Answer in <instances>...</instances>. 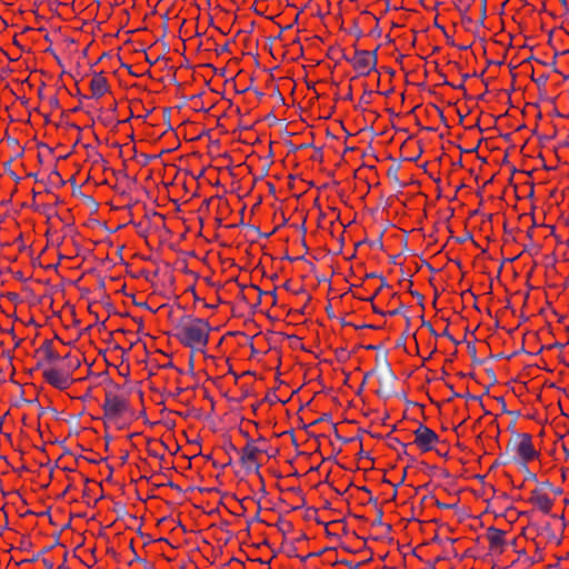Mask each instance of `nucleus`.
<instances>
[{
  "mask_svg": "<svg viewBox=\"0 0 569 569\" xmlns=\"http://www.w3.org/2000/svg\"><path fill=\"white\" fill-rule=\"evenodd\" d=\"M211 326L206 319L186 316L174 327L173 337L183 346L203 351L209 342Z\"/></svg>",
  "mask_w": 569,
  "mask_h": 569,
  "instance_id": "1",
  "label": "nucleus"
},
{
  "mask_svg": "<svg viewBox=\"0 0 569 569\" xmlns=\"http://www.w3.org/2000/svg\"><path fill=\"white\" fill-rule=\"evenodd\" d=\"M79 367L80 359L78 353L68 351L61 361L43 368L42 378L46 383L63 391L69 389L77 381L73 373Z\"/></svg>",
  "mask_w": 569,
  "mask_h": 569,
  "instance_id": "2",
  "label": "nucleus"
},
{
  "mask_svg": "<svg viewBox=\"0 0 569 569\" xmlns=\"http://www.w3.org/2000/svg\"><path fill=\"white\" fill-rule=\"evenodd\" d=\"M68 351L69 350L62 340L58 338L44 339L41 346L37 349L38 367L43 370L44 367L52 366L53 363L61 361Z\"/></svg>",
  "mask_w": 569,
  "mask_h": 569,
  "instance_id": "3",
  "label": "nucleus"
},
{
  "mask_svg": "<svg viewBox=\"0 0 569 569\" xmlns=\"http://www.w3.org/2000/svg\"><path fill=\"white\" fill-rule=\"evenodd\" d=\"M102 410L106 419L116 421L122 418L129 410V401L124 395L119 393L117 390H107L104 392Z\"/></svg>",
  "mask_w": 569,
  "mask_h": 569,
  "instance_id": "4",
  "label": "nucleus"
},
{
  "mask_svg": "<svg viewBox=\"0 0 569 569\" xmlns=\"http://www.w3.org/2000/svg\"><path fill=\"white\" fill-rule=\"evenodd\" d=\"M483 538L488 543L489 553L501 556L509 547L510 531L491 526L486 529Z\"/></svg>",
  "mask_w": 569,
  "mask_h": 569,
  "instance_id": "5",
  "label": "nucleus"
},
{
  "mask_svg": "<svg viewBox=\"0 0 569 569\" xmlns=\"http://www.w3.org/2000/svg\"><path fill=\"white\" fill-rule=\"evenodd\" d=\"M516 453L522 463H529L540 458V451L536 449L532 436L527 432L517 433Z\"/></svg>",
  "mask_w": 569,
  "mask_h": 569,
  "instance_id": "6",
  "label": "nucleus"
},
{
  "mask_svg": "<svg viewBox=\"0 0 569 569\" xmlns=\"http://www.w3.org/2000/svg\"><path fill=\"white\" fill-rule=\"evenodd\" d=\"M415 440L411 443L416 446L421 452H429L436 449L440 442L439 436L423 423H419L418 428L413 431Z\"/></svg>",
  "mask_w": 569,
  "mask_h": 569,
  "instance_id": "7",
  "label": "nucleus"
},
{
  "mask_svg": "<svg viewBox=\"0 0 569 569\" xmlns=\"http://www.w3.org/2000/svg\"><path fill=\"white\" fill-rule=\"evenodd\" d=\"M377 61L376 51L369 50H356L351 59L353 69L361 77L369 76V73L376 69Z\"/></svg>",
  "mask_w": 569,
  "mask_h": 569,
  "instance_id": "8",
  "label": "nucleus"
},
{
  "mask_svg": "<svg viewBox=\"0 0 569 569\" xmlns=\"http://www.w3.org/2000/svg\"><path fill=\"white\" fill-rule=\"evenodd\" d=\"M256 443L266 445V439L260 437L257 440L249 439L247 445L240 451V461L243 465L257 463L262 455L267 453L264 446H258Z\"/></svg>",
  "mask_w": 569,
  "mask_h": 569,
  "instance_id": "9",
  "label": "nucleus"
},
{
  "mask_svg": "<svg viewBox=\"0 0 569 569\" xmlns=\"http://www.w3.org/2000/svg\"><path fill=\"white\" fill-rule=\"evenodd\" d=\"M528 502L545 515L550 513L553 507V499L550 493L541 487L530 491Z\"/></svg>",
  "mask_w": 569,
  "mask_h": 569,
  "instance_id": "10",
  "label": "nucleus"
},
{
  "mask_svg": "<svg viewBox=\"0 0 569 569\" xmlns=\"http://www.w3.org/2000/svg\"><path fill=\"white\" fill-rule=\"evenodd\" d=\"M89 89L92 98L99 99L110 92V84L104 72H94L89 80Z\"/></svg>",
  "mask_w": 569,
  "mask_h": 569,
  "instance_id": "11",
  "label": "nucleus"
},
{
  "mask_svg": "<svg viewBox=\"0 0 569 569\" xmlns=\"http://www.w3.org/2000/svg\"><path fill=\"white\" fill-rule=\"evenodd\" d=\"M99 168H102L104 173L107 171H110L111 173H113L112 169L106 167V161L102 158H101L100 162H98V161L94 162L93 168L91 170H96V169H99Z\"/></svg>",
  "mask_w": 569,
  "mask_h": 569,
  "instance_id": "12",
  "label": "nucleus"
},
{
  "mask_svg": "<svg viewBox=\"0 0 569 569\" xmlns=\"http://www.w3.org/2000/svg\"><path fill=\"white\" fill-rule=\"evenodd\" d=\"M381 280H383V278H381ZM385 287L389 288V286H388L385 281H382V282H381V284L376 289V291H375V293L372 295V297H370V298H369V300H370V301H372V300H373V298H375L377 295H379V293L382 291V289H383Z\"/></svg>",
  "mask_w": 569,
  "mask_h": 569,
  "instance_id": "13",
  "label": "nucleus"
},
{
  "mask_svg": "<svg viewBox=\"0 0 569 569\" xmlns=\"http://www.w3.org/2000/svg\"><path fill=\"white\" fill-rule=\"evenodd\" d=\"M49 104L52 108H59V100H58V98L56 96L49 97Z\"/></svg>",
  "mask_w": 569,
  "mask_h": 569,
  "instance_id": "14",
  "label": "nucleus"
},
{
  "mask_svg": "<svg viewBox=\"0 0 569 569\" xmlns=\"http://www.w3.org/2000/svg\"><path fill=\"white\" fill-rule=\"evenodd\" d=\"M517 537L516 536H512L510 533V541H509V546H512V547H516L517 546Z\"/></svg>",
  "mask_w": 569,
  "mask_h": 569,
  "instance_id": "15",
  "label": "nucleus"
},
{
  "mask_svg": "<svg viewBox=\"0 0 569 569\" xmlns=\"http://www.w3.org/2000/svg\"><path fill=\"white\" fill-rule=\"evenodd\" d=\"M371 96V92H365L360 99V101H363L365 103H369V100L366 98Z\"/></svg>",
  "mask_w": 569,
  "mask_h": 569,
  "instance_id": "16",
  "label": "nucleus"
},
{
  "mask_svg": "<svg viewBox=\"0 0 569 569\" xmlns=\"http://www.w3.org/2000/svg\"><path fill=\"white\" fill-rule=\"evenodd\" d=\"M372 309H373V312H376V313L385 315V312L382 310H380L379 308H377L376 306H372Z\"/></svg>",
  "mask_w": 569,
  "mask_h": 569,
  "instance_id": "17",
  "label": "nucleus"
},
{
  "mask_svg": "<svg viewBox=\"0 0 569 569\" xmlns=\"http://www.w3.org/2000/svg\"><path fill=\"white\" fill-rule=\"evenodd\" d=\"M387 313H388V315H390V316H395V315H397V313H398V310H397V309H395V310H389Z\"/></svg>",
  "mask_w": 569,
  "mask_h": 569,
  "instance_id": "18",
  "label": "nucleus"
},
{
  "mask_svg": "<svg viewBox=\"0 0 569 569\" xmlns=\"http://www.w3.org/2000/svg\"><path fill=\"white\" fill-rule=\"evenodd\" d=\"M396 298L399 299V296H398V293L395 292V293H392V299H396Z\"/></svg>",
  "mask_w": 569,
  "mask_h": 569,
  "instance_id": "19",
  "label": "nucleus"
},
{
  "mask_svg": "<svg viewBox=\"0 0 569 569\" xmlns=\"http://www.w3.org/2000/svg\"><path fill=\"white\" fill-rule=\"evenodd\" d=\"M157 216H158L161 220H163V216H162V214H158V213H157Z\"/></svg>",
  "mask_w": 569,
  "mask_h": 569,
  "instance_id": "20",
  "label": "nucleus"
}]
</instances>
